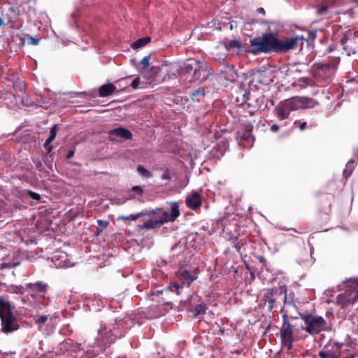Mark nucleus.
Instances as JSON below:
<instances>
[{"instance_id":"58836bf2","label":"nucleus","mask_w":358,"mask_h":358,"mask_svg":"<svg viewBox=\"0 0 358 358\" xmlns=\"http://www.w3.org/2000/svg\"><path fill=\"white\" fill-rule=\"evenodd\" d=\"M329 8V6H322L320 8H319L317 10V13L319 15H323L324 13H326L328 9Z\"/></svg>"},{"instance_id":"9b49d317","label":"nucleus","mask_w":358,"mask_h":358,"mask_svg":"<svg viewBox=\"0 0 358 358\" xmlns=\"http://www.w3.org/2000/svg\"><path fill=\"white\" fill-rule=\"evenodd\" d=\"M296 109L295 101L286 99L280 102L275 108L276 117L279 120H284L289 117L290 112Z\"/></svg>"},{"instance_id":"72a5a7b5","label":"nucleus","mask_w":358,"mask_h":358,"mask_svg":"<svg viewBox=\"0 0 358 358\" xmlns=\"http://www.w3.org/2000/svg\"><path fill=\"white\" fill-rule=\"evenodd\" d=\"M154 215H155V210H153L152 211L142 210L139 213H137L138 217L143 216V215H148L150 217Z\"/></svg>"},{"instance_id":"39448f33","label":"nucleus","mask_w":358,"mask_h":358,"mask_svg":"<svg viewBox=\"0 0 358 358\" xmlns=\"http://www.w3.org/2000/svg\"><path fill=\"white\" fill-rule=\"evenodd\" d=\"M345 291L338 294V303L347 306L358 301V278H352L345 282Z\"/></svg>"},{"instance_id":"393cba45","label":"nucleus","mask_w":358,"mask_h":358,"mask_svg":"<svg viewBox=\"0 0 358 358\" xmlns=\"http://www.w3.org/2000/svg\"><path fill=\"white\" fill-rule=\"evenodd\" d=\"M150 40H151L150 37H148V36L140 38V39L137 40L136 41H135L132 44L131 47L134 49L141 48L145 46L146 44H148L150 41Z\"/></svg>"},{"instance_id":"f03ea898","label":"nucleus","mask_w":358,"mask_h":358,"mask_svg":"<svg viewBox=\"0 0 358 358\" xmlns=\"http://www.w3.org/2000/svg\"><path fill=\"white\" fill-rule=\"evenodd\" d=\"M98 333L97 345L102 346L103 348L108 345L114 343L117 338L124 336L122 324L117 323V322L115 326L111 324L104 327L99 329Z\"/></svg>"},{"instance_id":"c03bdc74","label":"nucleus","mask_w":358,"mask_h":358,"mask_svg":"<svg viewBox=\"0 0 358 358\" xmlns=\"http://www.w3.org/2000/svg\"><path fill=\"white\" fill-rule=\"evenodd\" d=\"M53 140H54V138H52V137L49 136V137L46 139V141H45V143H44V147H45V148H47V147L49 145V144L53 141Z\"/></svg>"},{"instance_id":"3c124183","label":"nucleus","mask_w":358,"mask_h":358,"mask_svg":"<svg viewBox=\"0 0 358 358\" xmlns=\"http://www.w3.org/2000/svg\"><path fill=\"white\" fill-rule=\"evenodd\" d=\"M130 78V76H127V77H126V78H124L120 79L119 80H117V83H123L125 80H127V79H128V78Z\"/></svg>"},{"instance_id":"a211bd4d","label":"nucleus","mask_w":358,"mask_h":358,"mask_svg":"<svg viewBox=\"0 0 358 358\" xmlns=\"http://www.w3.org/2000/svg\"><path fill=\"white\" fill-rule=\"evenodd\" d=\"M52 261L57 268L71 266V262L66 253L57 252L52 257Z\"/></svg>"},{"instance_id":"6ab92c4d","label":"nucleus","mask_w":358,"mask_h":358,"mask_svg":"<svg viewBox=\"0 0 358 358\" xmlns=\"http://www.w3.org/2000/svg\"><path fill=\"white\" fill-rule=\"evenodd\" d=\"M163 225V222L159 219L157 215L150 216L146 222L142 224H138L141 229H156L160 228Z\"/></svg>"},{"instance_id":"473e14b6","label":"nucleus","mask_w":358,"mask_h":358,"mask_svg":"<svg viewBox=\"0 0 358 358\" xmlns=\"http://www.w3.org/2000/svg\"><path fill=\"white\" fill-rule=\"evenodd\" d=\"M243 102L244 103H248V106H252V94L250 93V92H245L243 94Z\"/></svg>"},{"instance_id":"864d4df0","label":"nucleus","mask_w":358,"mask_h":358,"mask_svg":"<svg viewBox=\"0 0 358 358\" xmlns=\"http://www.w3.org/2000/svg\"><path fill=\"white\" fill-rule=\"evenodd\" d=\"M22 305H25L27 303V300L24 298L20 299Z\"/></svg>"},{"instance_id":"09e8293b","label":"nucleus","mask_w":358,"mask_h":358,"mask_svg":"<svg viewBox=\"0 0 358 358\" xmlns=\"http://www.w3.org/2000/svg\"><path fill=\"white\" fill-rule=\"evenodd\" d=\"M306 122H302L300 126H299V129L301 130H304L306 129Z\"/></svg>"},{"instance_id":"0eeeda50","label":"nucleus","mask_w":358,"mask_h":358,"mask_svg":"<svg viewBox=\"0 0 358 358\" xmlns=\"http://www.w3.org/2000/svg\"><path fill=\"white\" fill-rule=\"evenodd\" d=\"M49 286L46 282L37 281L36 282H29L27 284V290L29 291V295L33 300L38 301L43 299L45 301L43 305L48 306L50 299L46 296V293Z\"/></svg>"},{"instance_id":"aec40b11","label":"nucleus","mask_w":358,"mask_h":358,"mask_svg":"<svg viewBox=\"0 0 358 358\" xmlns=\"http://www.w3.org/2000/svg\"><path fill=\"white\" fill-rule=\"evenodd\" d=\"M15 308L11 305V303L6 299L3 296H0V318L1 316H10L13 315V310Z\"/></svg>"},{"instance_id":"6e6d98bb","label":"nucleus","mask_w":358,"mask_h":358,"mask_svg":"<svg viewBox=\"0 0 358 358\" xmlns=\"http://www.w3.org/2000/svg\"><path fill=\"white\" fill-rule=\"evenodd\" d=\"M134 62H135V59H131V63H134Z\"/></svg>"},{"instance_id":"c756f323","label":"nucleus","mask_w":358,"mask_h":358,"mask_svg":"<svg viewBox=\"0 0 358 358\" xmlns=\"http://www.w3.org/2000/svg\"><path fill=\"white\" fill-rule=\"evenodd\" d=\"M204 96V90L202 88H198L197 90H194L191 94L192 99L195 101H199L198 96Z\"/></svg>"},{"instance_id":"7c9ffc66","label":"nucleus","mask_w":358,"mask_h":358,"mask_svg":"<svg viewBox=\"0 0 358 358\" xmlns=\"http://www.w3.org/2000/svg\"><path fill=\"white\" fill-rule=\"evenodd\" d=\"M97 223L96 230L98 233L102 232L109 224L108 221L103 220H98Z\"/></svg>"},{"instance_id":"c9c22d12","label":"nucleus","mask_w":358,"mask_h":358,"mask_svg":"<svg viewBox=\"0 0 358 358\" xmlns=\"http://www.w3.org/2000/svg\"><path fill=\"white\" fill-rule=\"evenodd\" d=\"M28 194L34 200L40 201L41 199V196L39 194L34 192L32 191H29Z\"/></svg>"},{"instance_id":"f704fd0d","label":"nucleus","mask_w":358,"mask_h":358,"mask_svg":"<svg viewBox=\"0 0 358 358\" xmlns=\"http://www.w3.org/2000/svg\"><path fill=\"white\" fill-rule=\"evenodd\" d=\"M149 63H150V56L144 57L141 61V65L142 66V67L143 69L148 67L149 66Z\"/></svg>"},{"instance_id":"cd10ccee","label":"nucleus","mask_w":358,"mask_h":358,"mask_svg":"<svg viewBox=\"0 0 358 358\" xmlns=\"http://www.w3.org/2000/svg\"><path fill=\"white\" fill-rule=\"evenodd\" d=\"M354 162H355L353 159H350L348 162L345 169L343 171V175L345 176V178H347L351 175V173L354 169V166H353Z\"/></svg>"},{"instance_id":"423d86ee","label":"nucleus","mask_w":358,"mask_h":358,"mask_svg":"<svg viewBox=\"0 0 358 358\" xmlns=\"http://www.w3.org/2000/svg\"><path fill=\"white\" fill-rule=\"evenodd\" d=\"M343 345L329 343L319 352L320 358H355V355L342 350Z\"/></svg>"},{"instance_id":"49530a36","label":"nucleus","mask_w":358,"mask_h":358,"mask_svg":"<svg viewBox=\"0 0 358 358\" xmlns=\"http://www.w3.org/2000/svg\"><path fill=\"white\" fill-rule=\"evenodd\" d=\"M271 130L273 132H277L279 130V126L276 124H273L271 126Z\"/></svg>"},{"instance_id":"e433bc0d","label":"nucleus","mask_w":358,"mask_h":358,"mask_svg":"<svg viewBox=\"0 0 358 358\" xmlns=\"http://www.w3.org/2000/svg\"><path fill=\"white\" fill-rule=\"evenodd\" d=\"M229 45L232 48L239 49L241 48L240 42L238 40H231L229 43Z\"/></svg>"},{"instance_id":"7ed1b4c3","label":"nucleus","mask_w":358,"mask_h":358,"mask_svg":"<svg viewBox=\"0 0 358 358\" xmlns=\"http://www.w3.org/2000/svg\"><path fill=\"white\" fill-rule=\"evenodd\" d=\"M303 321L302 329L310 335L315 336L322 331L329 330V327L324 318L313 314H306L301 316Z\"/></svg>"},{"instance_id":"a19ab883","label":"nucleus","mask_w":358,"mask_h":358,"mask_svg":"<svg viewBox=\"0 0 358 358\" xmlns=\"http://www.w3.org/2000/svg\"><path fill=\"white\" fill-rule=\"evenodd\" d=\"M173 287L176 289V291L177 292V294H180V290L182 289V285H181L179 282H175L173 283Z\"/></svg>"},{"instance_id":"bb28decb","label":"nucleus","mask_w":358,"mask_h":358,"mask_svg":"<svg viewBox=\"0 0 358 358\" xmlns=\"http://www.w3.org/2000/svg\"><path fill=\"white\" fill-rule=\"evenodd\" d=\"M137 172L139 175L144 178H149L152 176V173L141 165L138 166Z\"/></svg>"},{"instance_id":"9d476101","label":"nucleus","mask_w":358,"mask_h":358,"mask_svg":"<svg viewBox=\"0 0 358 358\" xmlns=\"http://www.w3.org/2000/svg\"><path fill=\"white\" fill-rule=\"evenodd\" d=\"M155 215H157L163 224L167 222H174L180 215V210L178 202L171 203V211L165 210L162 208L155 210Z\"/></svg>"},{"instance_id":"603ef678","label":"nucleus","mask_w":358,"mask_h":358,"mask_svg":"<svg viewBox=\"0 0 358 358\" xmlns=\"http://www.w3.org/2000/svg\"><path fill=\"white\" fill-rule=\"evenodd\" d=\"M257 11L259 13H262V14H264L265 13V10L263 8H259L257 9Z\"/></svg>"},{"instance_id":"4468645a","label":"nucleus","mask_w":358,"mask_h":358,"mask_svg":"<svg viewBox=\"0 0 358 358\" xmlns=\"http://www.w3.org/2000/svg\"><path fill=\"white\" fill-rule=\"evenodd\" d=\"M178 278L182 285L189 287L197 278L196 270L190 272L187 269H180L178 272Z\"/></svg>"},{"instance_id":"4c0bfd02","label":"nucleus","mask_w":358,"mask_h":358,"mask_svg":"<svg viewBox=\"0 0 358 358\" xmlns=\"http://www.w3.org/2000/svg\"><path fill=\"white\" fill-rule=\"evenodd\" d=\"M140 78L138 77L136 78L132 83H131V87L133 89H138L140 85Z\"/></svg>"},{"instance_id":"20e7f679","label":"nucleus","mask_w":358,"mask_h":358,"mask_svg":"<svg viewBox=\"0 0 358 358\" xmlns=\"http://www.w3.org/2000/svg\"><path fill=\"white\" fill-rule=\"evenodd\" d=\"M339 62L340 57H334L328 62L315 64L313 67V76L318 81H327L336 72Z\"/></svg>"},{"instance_id":"13d9d810","label":"nucleus","mask_w":358,"mask_h":358,"mask_svg":"<svg viewBox=\"0 0 358 358\" xmlns=\"http://www.w3.org/2000/svg\"><path fill=\"white\" fill-rule=\"evenodd\" d=\"M284 299L285 300L287 299L286 292L285 293Z\"/></svg>"},{"instance_id":"f257e3e1","label":"nucleus","mask_w":358,"mask_h":358,"mask_svg":"<svg viewBox=\"0 0 358 358\" xmlns=\"http://www.w3.org/2000/svg\"><path fill=\"white\" fill-rule=\"evenodd\" d=\"M306 39L303 36H296L283 39L278 38L273 34H264L250 41V52L257 55L260 52H284L290 50L301 48Z\"/></svg>"},{"instance_id":"ea45409f","label":"nucleus","mask_w":358,"mask_h":358,"mask_svg":"<svg viewBox=\"0 0 358 358\" xmlns=\"http://www.w3.org/2000/svg\"><path fill=\"white\" fill-rule=\"evenodd\" d=\"M57 125L55 124L50 129V134L49 136L52 137L54 139L55 138V137L57 136Z\"/></svg>"},{"instance_id":"8fccbe9b","label":"nucleus","mask_w":358,"mask_h":358,"mask_svg":"<svg viewBox=\"0 0 358 358\" xmlns=\"http://www.w3.org/2000/svg\"><path fill=\"white\" fill-rule=\"evenodd\" d=\"M31 43H32L33 45H36V44H38V40L35 39V38H31Z\"/></svg>"},{"instance_id":"4be33fe9","label":"nucleus","mask_w":358,"mask_h":358,"mask_svg":"<svg viewBox=\"0 0 358 358\" xmlns=\"http://www.w3.org/2000/svg\"><path fill=\"white\" fill-rule=\"evenodd\" d=\"M201 70V67H199V69L194 68L192 64H187L185 65V67L182 69L181 74H189L192 75V77H194L195 79H199V76L198 73H199Z\"/></svg>"},{"instance_id":"4d7b16f0","label":"nucleus","mask_w":358,"mask_h":358,"mask_svg":"<svg viewBox=\"0 0 358 358\" xmlns=\"http://www.w3.org/2000/svg\"><path fill=\"white\" fill-rule=\"evenodd\" d=\"M78 93H73V96H72L71 97H74L76 95H78Z\"/></svg>"},{"instance_id":"b1692460","label":"nucleus","mask_w":358,"mask_h":358,"mask_svg":"<svg viewBox=\"0 0 358 358\" xmlns=\"http://www.w3.org/2000/svg\"><path fill=\"white\" fill-rule=\"evenodd\" d=\"M131 192L127 198V200H131L136 198V196H141L143 194V189L140 186H134L131 189Z\"/></svg>"},{"instance_id":"dca6fc26","label":"nucleus","mask_w":358,"mask_h":358,"mask_svg":"<svg viewBox=\"0 0 358 358\" xmlns=\"http://www.w3.org/2000/svg\"><path fill=\"white\" fill-rule=\"evenodd\" d=\"M281 294V290L278 288L268 289L264 295V299L265 303H268V310L271 311L275 306L276 301L275 296Z\"/></svg>"},{"instance_id":"1a4fd4ad","label":"nucleus","mask_w":358,"mask_h":358,"mask_svg":"<svg viewBox=\"0 0 358 358\" xmlns=\"http://www.w3.org/2000/svg\"><path fill=\"white\" fill-rule=\"evenodd\" d=\"M283 322L280 330V336L281 345L287 350L292 348V343L294 341L293 328L289 322V317L287 314L282 315Z\"/></svg>"},{"instance_id":"de8ad7c7","label":"nucleus","mask_w":358,"mask_h":358,"mask_svg":"<svg viewBox=\"0 0 358 358\" xmlns=\"http://www.w3.org/2000/svg\"><path fill=\"white\" fill-rule=\"evenodd\" d=\"M74 155V150H70L66 156V159H71Z\"/></svg>"},{"instance_id":"37998d69","label":"nucleus","mask_w":358,"mask_h":358,"mask_svg":"<svg viewBox=\"0 0 358 358\" xmlns=\"http://www.w3.org/2000/svg\"><path fill=\"white\" fill-rule=\"evenodd\" d=\"M3 17H4L3 12L1 11L0 13V27H3V26L6 25V23H5V22H4Z\"/></svg>"},{"instance_id":"bf43d9fd","label":"nucleus","mask_w":358,"mask_h":358,"mask_svg":"<svg viewBox=\"0 0 358 358\" xmlns=\"http://www.w3.org/2000/svg\"><path fill=\"white\" fill-rule=\"evenodd\" d=\"M128 86H129V85H127V84L124 85V87H127Z\"/></svg>"},{"instance_id":"c85d7f7f","label":"nucleus","mask_w":358,"mask_h":358,"mask_svg":"<svg viewBox=\"0 0 358 358\" xmlns=\"http://www.w3.org/2000/svg\"><path fill=\"white\" fill-rule=\"evenodd\" d=\"M207 307L204 303H200L195 306L194 308V315H203L206 313Z\"/></svg>"},{"instance_id":"f3484780","label":"nucleus","mask_w":358,"mask_h":358,"mask_svg":"<svg viewBox=\"0 0 358 358\" xmlns=\"http://www.w3.org/2000/svg\"><path fill=\"white\" fill-rule=\"evenodd\" d=\"M103 350V348L102 346L98 345L96 349L93 346L92 349L90 348L85 350L83 348H80V345H79L78 350L77 351L76 355L73 356V358H94L96 357Z\"/></svg>"},{"instance_id":"2f4dec72","label":"nucleus","mask_w":358,"mask_h":358,"mask_svg":"<svg viewBox=\"0 0 358 358\" xmlns=\"http://www.w3.org/2000/svg\"><path fill=\"white\" fill-rule=\"evenodd\" d=\"M138 215L136 214H131L129 215H120L118 217V220H130V221H135L138 219Z\"/></svg>"},{"instance_id":"f8f14e48","label":"nucleus","mask_w":358,"mask_h":358,"mask_svg":"<svg viewBox=\"0 0 358 358\" xmlns=\"http://www.w3.org/2000/svg\"><path fill=\"white\" fill-rule=\"evenodd\" d=\"M132 138V134L128 129L123 127H118L110 130L108 132V138L111 141H122Z\"/></svg>"},{"instance_id":"a878e982","label":"nucleus","mask_w":358,"mask_h":358,"mask_svg":"<svg viewBox=\"0 0 358 358\" xmlns=\"http://www.w3.org/2000/svg\"><path fill=\"white\" fill-rule=\"evenodd\" d=\"M49 318L48 315H40L37 319L34 320V324L37 326L39 331H41L44 324L48 321Z\"/></svg>"},{"instance_id":"412c9836","label":"nucleus","mask_w":358,"mask_h":358,"mask_svg":"<svg viewBox=\"0 0 358 358\" xmlns=\"http://www.w3.org/2000/svg\"><path fill=\"white\" fill-rule=\"evenodd\" d=\"M116 90V87L112 83L103 85L99 90V94L101 97H106L111 95Z\"/></svg>"},{"instance_id":"ddd939ff","label":"nucleus","mask_w":358,"mask_h":358,"mask_svg":"<svg viewBox=\"0 0 358 358\" xmlns=\"http://www.w3.org/2000/svg\"><path fill=\"white\" fill-rule=\"evenodd\" d=\"M1 327L2 331L6 334L11 333L16 331L19 328L16 318L13 315L1 316Z\"/></svg>"},{"instance_id":"5701e85b","label":"nucleus","mask_w":358,"mask_h":358,"mask_svg":"<svg viewBox=\"0 0 358 358\" xmlns=\"http://www.w3.org/2000/svg\"><path fill=\"white\" fill-rule=\"evenodd\" d=\"M4 290L11 294H23L27 291V285L25 286L6 285Z\"/></svg>"},{"instance_id":"2eb2a0df","label":"nucleus","mask_w":358,"mask_h":358,"mask_svg":"<svg viewBox=\"0 0 358 358\" xmlns=\"http://www.w3.org/2000/svg\"><path fill=\"white\" fill-rule=\"evenodd\" d=\"M185 203L188 208L196 210L201 206V196L198 192H192L187 196Z\"/></svg>"},{"instance_id":"6e6552de","label":"nucleus","mask_w":358,"mask_h":358,"mask_svg":"<svg viewBox=\"0 0 358 358\" xmlns=\"http://www.w3.org/2000/svg\"><path fill=\"white\" fill-rule=\"evenodd\" d=\"M356 32L352 29H348L339 36V45L342 50L350 56L356 52L358 43Z\"/></svg>"},{"instance_id":"a18cd8bd","label":"nucleus","mask_w":358,"mask_h":358,"mask_svg":"<svg viewBox=\"0 0 358 358\" xmlns=\"http://www.w3.org/2000/svg\"><path fill=\"white\" fill-rule=\"evenodd\" d=\"M53 140H54V138H52V137L49 136V137L46 139V141H45V143H44V147H45V148H47V147L49 145V144L53 141Z\"/></svg>"},{"instance_id":"5fc2aeb1","label":"nucleus","mask_w":358,"mask_h":358,"mask_svg":"<svg viewBox=\"0 0 358 358\" xmlns=\"http://www.w3.org/2000/svg\"><path fill=\"white\" fill-rule=\"evenodd\" d=\"M352 1L358 5V0H352Z\"/></svg>"},{"instance_id":"79ce46f5","label":"nucleus","mask_w":358,"mask_h":358,"mask_svg":"<svg viewBox=\"0 0 358 358\" xmlns=\"http://www.w3.org/2000/svg\"><path fill=\"white\" fill-rule=\"evenodd\" d=\"M162 180H170V173L169 171H166V172H164L162 177H161Z\"/></svg>"}]
</instances>
